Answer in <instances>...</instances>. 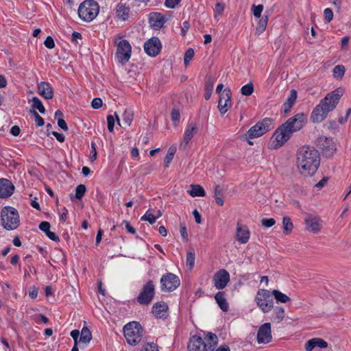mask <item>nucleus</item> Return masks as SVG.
Here are the masks:
<instances>
[{
	"label": "nucleus",
	"instance_id": "obj_1",
	"mask_svg": "<svg viewBox=\"0 0 351 351\" xmlns=\"http://www.w3.org/2000/svg\"><path fill=\"white\" fill-rule=\"evenodd\" d=\"M319 154L310 146H303L297 152V165L300 173L304 176H312L319 165Z\"/></svg>",
	"mask_w": 351,
	"mask_h": 351
},
{
	"label": "nucleus",
	"instance_id": "obj_2",
	"mask_svg": "<svg viewBox=\"0 0 351 351\" xmlns=\"http://www.w3.org/2000/svg\"><path fill=\"white\" fill-rule=\"evenodd\" d=\"M340 97L341 95L337 90L328 93L313 109L311 115V121L313 123H320L324 121L328 112L336 108Z\"/></svg>",
	"mask_w": 351,
	"mask_h": 351
},
{
	"label": "nucleus",
	"instance_id": "obj_3",
	"mask_svg": "<svg viewBox=\"0 0 351 351\" xmlns=\"http://www.w3.org/2000/svg\"><path fill=\"white\" fill-rule=\"evenodd\" d=\"M1 219L3 227L8 230H15L19 225V213L13 207H4L1 210Z\"/></svg>",
	"mask_w": 351,
	"mask_h": 351
},
{
	"label": "nucleus",
	"instance_id": "obj_4",
	"mask_svg": "<svg viewBox=\"0 0 351 351\" xmlns=\"http://www.w3.org/2000/svg\"><path fill=\"white\" fill-rule=\"evenodd\" d=\"M99 7L94 0L83 1L79 6V17L84 21H92L98 14Z\"/></svg>",
	"mask_w": 351,
	"mask_h": 351
},
{
	"label": "nucleus",
	"instance_id": "obj_5",
	"mask_svg": "<svg viewBox=\"0 0 351 351\" xmlns=\"http://www.w3.org/2000/svg\"><path fill=\"white\" fill-rule=\"evenodd\" d=\"M123 332L127 342L132 346H135L142 339L143 328L138 322H131L124 326Z\"/></svg>",
	"mask_w": 351,
	"mask_h": 351
},
{
	"label": "nucleus",
	"instance_id": "obj_6",
	"mask_svg": "<svg viewBox=\"0 0 351 351\" xmlns=\"http://www.w3.org/2000/svg\"><path fill=\"white\" fill-rule=\"evenodd\" d=\"M122 38V36L118 35L114 40V44L117 47L116 56L119 61L124 64L131 57L132 47L127 40H121Z\"/></svg>",
	"mask_w": 351,
	"mask_h": 351
},
{
	"label": "nucleus",
	"instance_id": "obj_7",
	"mask_svg": "<svg viewBox=\"0 0 351 351\" xmlns=\"http://www.w3.org/2000/svg\"><path fill=\"white\" fill-rule=\"evenodd\" d=\"M273 128V120L271 118H265L250 128L245 136L248 138H258L271 130Z\"/></svg>",
	"mask_w": 351,
	"mask_h": 351
},
{
	"label": "nucleus",
	"instance_id": "obj_8",
	"mask_svg": "<svg viewBox=\"0 0 351 351\" xmlns=\"http://www.w3.org/2000/svg\"><path fill=\"white\" fill-rule=\"evenodd\" d=\"M272 292L267 289H259L256 296V302L258 306L264 312L268 313L274 306Z\"/></svg>",
	"mask_w": 351,
	"mask_h": 351
},
{
	"label": "nucleus",
	"instance_id": "obj_9",
	"mask_svg": "<svg viewBox=\"0 0 351 351\" xmlns=\"http://www.w3.org/2000/svg\"><path fill=\"white\" fill-rule=\"evenodd\" d=\"M155 294V287L152 280H149L144 286L143 287L138 296L136 300L137 302L140 304L143 305H149Z\"/></svg>",
	"mask_w": 351,
	"mask_h": 351
},
{
	"label": "nucleus",
	"instance_id": "obj_10",
	"mask_svg": "<svg viewBox=\"0 0 351 351\" xmlns=\"http://www.w3.org/2000/svg\"><path fill=\"white\" fill-rule=\"evenodd\" d=\"M161 290L162 291L171 292L176 289L180 285L178 276L173 273H167L160 278Z\"/></svg>",
	"mask_w": 351,
	"mask_h": 351
},
{
	"label": "nucleus",
	"instance_id": "obj_11",
	"mask_svg": "<svg viewBox=\"0 0 351 351\" xmlns=\"http://www.w3.org/2000/svg\"><path fill=\"white\" fill-rule=\"evenodd\" d=\"M304 121V114L303 113H298L289 118L282 125L292 135L293 133L300 130L303 128Z\"/></svg>",
	"mask_w": 351,
	"mask_h": 351
},
{
	"label": "nucleus",
	"instance_id": "obj_12",
	"mask_svg": "<svg viewBox=\"0 0 351 351\" xmlns=\"http://www.w3.org/2000/svg\"><path fill=\"white\" fill-rule=\"evenodd\" d=\"M317 145L322 149L324 156L330 158L337 150L336 145L331 138L321 136L317 139Z\"/></svg>",
	"mask_w": 351,
	"mask_h": 351
},
{
	"label": "nucleus",
	"instance_id": "obj_13",
	"mask_svg": "<svg viewBox=\"0 0 351 351\" xmlns=\"http://www.w3.org/2000/svg\"><path fill=\"white\" fill-rule=\"evenodd\" d=\"M291 135L282 125L276 129L272 138L275 139L276 144L274 148L276 149L282 146L290 138Z\"/></svg>",
	"mask_w": 351,
	"mask_h": 351
},
{
	"label": "nucleus",
	"instance_id": "obj_14",
	"mask_svg": "<svg viewBox=\"0 0 351 351\" xmlns=\"http://www.w3.org/2000/svg\"><path fill=\"white\" fill-rule=\"evenodd\" d=\"M213 280L217 289H223L230 281V274L224 269H219L215 274Z\"/></svg>",
	"mask_w": 351,
	"mask_h": 351
},
{
	"label": "nucleus",
	"instance_id": "obj_15",
	"mask_svg": "<svg viewBox=\"0 0 351 351\" xmlns=\"http://www.w3.org/2000/svg\"><path fill=\"white\" fill-rule=\"evenodd\" d=\"M272 335L271 324L265 323L258 329L257 332V341L258 343L267 344L271 341Z\"/></svg>",
	"mask_w": 351,
	"mask_h": 351
},
{
	"label": "nucleus",
	"instance_id": "obj_16",
	"mask_svg": "<svg viewBox=\"0 0 351 351\" xmlns=\"http://www.w3.org/2000/svg\"><path fill=\"white\" fill-rule=\"evenodd\" d=\"M161 47V43L157 37H152L144 45L145 51L152 57L156 56L160 53Z\"/></svg>",
	"mask_w": 351,
	"mask_h": 351
},
{
	"label": "nucleus",
	"instance_id": "obj_17",
	"mask_svg": "<svg viewBox=\"0 0 351 351\" xmlns=\"http://www.w3.org/2000/svg\"><path fill=\"white\" fill-rule=\"evenodd\" d=\"M231 97L232 93L230 89L228 88H225L223 93L220 95L218 102V108L221 114H225L231 106Z\"/></svg>",
	"mask_w": 351,
	"mask_h": 351
},
{
	"label": "nucleus",
	"instance_id": "obj_18",
	"mask_svg": "<svg viewBox=\"0 0 351 351\" xmlns=\"http://www.w3.org/2000/svg\"><path fill=\"white\" fill-rule=\"evenodd\" d=\"M197 132V127L195 123L191 122L187 125L184 132L183 141L180 145V148L185 149L188 143L193 138Z\"/></svg>",
	"mask_w": 351,
	"mask_h": 351
},
{
	"label": "nucleus",
	"instance_id": "obj_19",
	"mask_svg": "<svg viewBox=\"0 0 351 351\" xmlns=\"http://www.w3.org/2000/svg\"><path fill=\"white\" fill-rule=\"evenodd\" d=\"M189 351H207L206 343L197 335L193 336L188 343Z\"/></svg>",
	"mask_w": 351,
	"mask_h": 351
},
{
	"label": "nucleus",
	"instance_id": "obj_20",
	"mask_svg": "<svg viewBox=\"0 0 351 351\" xmlns=\"http://www.w3.org/2000/svg\"><path fill=\"white\" fill-rule=\"evenodd\" d=\"M14 191V186L8 179H0V198H7L11 196Z\"/></svg>",
	"mask_w": 351,
	"mask_h": 351
},
{
	"label": "nucleus",
	"instance_id": "obj_21",
	"mask_svg": "<svg viewBox=\"0 0 351 351\" xmlns=\"http://www.w3.org/2000/svg\"><path fill=\"white\" fill-rule=\"evenodd\" d=\"M149 22L153 29L158 30L162 27L166 19L161 13L152 12L149 14Z\"/></svg>",
	"mask_w": 351,
	"mask_h": 351
},
{
	"label": "nucleus",
	"instance_id": "obj_22",
	"mask_svg": "<svg viewBox=\"0 0 351 351\" xmlns=\"http://www.w3.org/2000/svg\"><path fill=\"white\" fill-rule=\"evenodd\" d=\"M250 232L247 226L237 223L236 239L240 243H246L250 239Z\"/></svg>",
	"mask_w": 351,
	"mask_h": 351
},
{
	"label": "nucleus",
	"instance_id": "obj_23",
	"mask_svg": "<svg viewBox=\"0 0 351 351\" xmlns=\"http://www.w3.org/2000/svg\"><path fill=\"white\" fill-rule=\"evenodd\" d=\"M168 306L165 302H158L154 304L152 313L157 318H166L168 315Z\"/></svg>",
	"mask_w": 351,
	"mask_h": 351
},
{
	"label": "nucleus",
	"instance_id": "obj_24",
	"mask_svg": "<svg viewBox=\"0 0 351 351\" xmlns=\"http://www.w3.org/2000/svg\"><path fill=\"white\" fill-rule=\"evenodd\" d=\"M38 93L46 99H51L53 97V90L51 86L45 82H41L38 84Z\"/></svg>",
	"mask_w": 351,
	"mask_h": 351
},
{
	"label": "nucleus",
	"instance_id": "obj_25",
	"mask_svg": "<svg viewBox=\"0 0 351 351\" xmlns=\"http://www.w3.org/2000/svg\"><path fill=\"white\" fill-rule=\"evenodd\" d=\"M321 222V219L317 216H309L305 219V223L307 226L306 228L314 233H316L319 231L322 226Z\"/></svg>",
	"mask_w": 351,
	"mask_h": 351
},
{
	"label": "nucleus",
	"instance_id": "obj_26",
	"mask_svg": "<svg viewBox=\"0 0 351 351\" xmlns=\"http://www.w3.org/2000/svg\"><path fill=\"white\" fill-rule=\"evenodd\" d=\"M315 347L326 348L328 347V343L323 339L315 337L309 339L305 343V350L306 351H312Z\"/></svg>",
	"mask_w": 351,
	"mask_h": 351
},
{
	"label": "nucleus",
	"instance_id": "obj_27",
	"mask_svg": "<svg viewBox=\"0 0 351 351\" xmlns=\"http://www.w3.org/2000/svg\"><path fill=\"white\" fill-rule=\"evenodd\" d=\"M297 99V92L295 90L293 89L291 90L290 95L286 100V101L283 104L284 112H289L292 108L293 104H295Z\"/></svg>",
	"mask_w": 351,
	"mask_h": 351
},
{
	"label": "nucleus",
	"instance_id": "obj_28",
	"mask_svg": "<svg viewBox=\"0 0 351 351\" xmlns=\"http://www.w3.org/2000/svg\"><path fill=\"white\" fill-rule=\"evenodd\" d=\"M215 299L220 307V308L223 311L226 312L228 310V304L224 298V293L223 292H218L215 295Z\"/></svg>",
	"mask_w": 351,
	"mask_h": 351
},
{
	"label": "nucleus",
	"instance_id": "obj_29",
	"mask_svg": "<svg viewBox=\"0 0 351 351\" xmlns=\"http://www.w3.org/2000/svg\"><path fill=\"white\" fill-rule=\"evenodd\" d=\"M92 339V333L87 327H84L80 332L79 343H88Z\"/></svg>",
	"mask_w": 351,
	"mask_h": 351
},
{
	"label": "nucleus",
	"instance_id": "obj_30",
	"mask_svg": "<svg viewBox=\"0 0 351 351\" xmlns=\"http://www.w3.org/2000/svg\"><path fill=\"white\" fill-rule=\"evenodd\" d=\"M191 189L188 192L192 197H204L206 195L204 189L200 185L191 184Z\"/></svg>",
	"mask_w": 351,
	"mask_h": 351
},
{
	"label": "nucleus",
	"instance_id": "obj_31",
	"mask_svg": "<svg viewBox=\"0 0 351 351\" xmlns=\"http://www.w3.org/2000/svg\"><path fill=\"white\" fill-rule=\"evenodd\" d=\"M116 14L117 18L125 21L128 16L129 8L123 4L119 3L117 6Z\"/></svg>",
	"mask_w": 351,
	"mask_h": 351
},
{
	"label": "nucleus",
	"instance_id": "obj_32",
	"mask_svg": "<svg viewBox=\"0 0 351 351\" xmlns=\"http://www.w3.org/2000/svg\"><path fill=\"white\" fill-rule=\"evenodd\" d=\"M214 86V80L212 77H208L205 84V99L208 100L210 98Z\"/></svg>",
	"mask_w": 351,
	"mask_h": 351
},
{
	"label": "nucleus",
	"instance_id": "obj_33",
	"mask_svg": "<svg viewBox=\"0 0 351 351\" xmlns=\"http://www.w3.org/2000/svg\"><path fill=\"white\" fill-rule=\"evenodd\" d=\"M282 227L283 232L285 234H289L291 233L293 228V225L289 217L285 216L282 218Z\"/></svg>",
	"mask_w": 351,
	"mask_h": 351
},
{
	"label": "nucleus",
	"instance_id": "obj_34",
	"mask_svg": "<svg viewBox=\"0 0 351 351\" xmlns=\"http://www.w3.org/2000/svg\"><path fill=\"white\" fill-rule=\"evenodd\" d=\"M223 194L222 189H221L219 185H216L214 189V197L217 204L220 206H222L224 204L223 200Z\"/></svg>",
	"mask_w": 351,
	"mask_h": 351
},
{
	"label": "nucleus",
	"instance_id": "obj_35",
	"mask_svg": "<svg viewBox=\"0 0 351 351\" xmlns=\"http://www.w3.org/2000/svg\"><path fill=\"white\" fill-rule=\"evenodd\" d=\"M272 295L276 300L277 302L287 303L291 300V298L289 296L278 290H274L272 291Z\"/></svg>",
	"mask_w": 351,
	"mask_h": 351
},
{
	"label": "nucleus",
	"instance_id": "obj_36",
	"mask_svg": "<svg viewBox=\"0 0 351 351\" xmlns=\"http://www.w3.org/2000/svg\"><path fill=\"white\" fill-rule=\"evenodd\" d=\"M134 112L131 109H126L123 114V121L127 126H130L133 121Z\"/></svg>",
	"mask_w": 351,
	"mask_h": 351
},
{
	"label": "nucleus",
	"instance_id": "obj_37",
	"mask_svg": "<svg viewBox=\"0 0 351 351\" xmlns=\"http://www.w3.org/2000/svg\"><path fill=\"white\" fill-rule=\"evenodd\" d=\"M195 257V250L193 248H191L189 250L186 254V266H188L190 269H191L194 267Z\"/></svg>",
	"mask_w": 351,
	"mask_h": 351
},
{
	"label": "nucleus",
	"instance_id": "obj_38",
	"mask_svg": "<svg viewBox=\"0 0 351 351\" xmlns=\"http://www.w3.org/2000/svg\"><path fill=\"white\" fill-rule=\"evenodd\" d=\"M268 22V16L263 15L258 21V25L256 27V31L259 33L263 32L267 27V24Z\"/></svg>",
	"mask_w": 351,
	"mask_h": 351
},
{
	"label": "nucleus",
	"instance_id": "obj_39",
	"mask_svg": "<svg viewBox=\"0 0 351 351\" xmlns=\"http://www.w3.org/2000/svg\"><path fill=\"white\" fill-rule=\"evenodd\" d=\"M32 110L37 109L41 114H44L45 112V108L42 101L37 97H34L32 98Z\"/></svg>",
	"mask_w": 351,
	"mask_h": 351
},
{
	"label": "nucleus",
	"instance_id": "obj_40",
	"mask_svg": "<svg viewBox=\"0 0 351 351\" xmlns=\"http://www.w3.org/2000/svg\"><path fill=\"white\" fill-rule=\"evenodd\" d=\"M254 92V85L252 82H250L241 88V93L243 95L245 96H250Z\"/></svg>",
	"mask_w": 351,
	"mask_h": 351
},
{
	"label": "nucleus",
	"instance_id": "obj_41",
	"mask_svg": "<svg viewBox=\"0 0 351 351\" xmlns=\"http://www.w3.org/2000/svg\"><path fill=\"white\" fill-rule=\"evenodd\" d=\"M345 66L343 65H337L333 69V76L335 78H341L345 73Z\"/></svg>",
	"mask_w": 351,
	"mask_h": 351
},
{
	"label": "nucleus",
	"instance_id": "obj_42",
	"mask_svg": "<svg viewBox=\"0 0 351 351\" xmlns=\"http://www.w3.org/2000/svg\"><path fill=\"white\" fill-rule=\"evenodd\" d=\"M275 319L278 323L280 322L285 317V309L282 307H276L274 309Z\"/></svg>",
	"mask_w": 351,
	"mask_h": 351
},
{
	"label": "nucleus",
	"instance_id": "obj_43",
	"mask_svg": "<svg viewBox=\"0 0 351 351\" xmlns=\"http://www.w3.org/2000/svg\"><path fill=\"white\" fill-rule=\"evenodd\" d=\"M86 191V188L84 184L78 185L75 189V197L77 199H81L84 195Z\"/></svg>",
	"mask_w": 351,
	"mask_h": 351
},
{
	"label": "nucleus",
	"instance_id": "obj_44",
	"mask_svg": "<svg viewBox=\"0 0 351 351\" xmlns=\"http://www.w3.org/2000/svg\"><path fill=\"white\" fill-rule=\"evenodd\" d=\"M29 112L34 117L35 122L37 126L40 127L45 124L44 119L38 114L35 110H30Z\"/></svg>",
	"mask_w": 351,
	"mask_h": 351
},
{
	"label": "nucleus",
	"instance_id": "obj_45",
	"mask_svg": "<svg viewBox=\"0 0 351 351\" xmlns=\"http://www.w3.org/2000/svg\"><path fill=\"white\" fill-rule=\"evenodd\" d=\"M156 219L157 217L156 216L149 213V211H147L146 213L143 217H141V220L147 221L150 224H154L156 222Z\"/></svg>",
	"mask_w": 351,
	"mask_h": 351
},
{
	"label": "nucleus",
	"instance_id": "obj_46",
	"mask_svg": "<svg viewBox=\"0 0 351 351\" xmlns=\"http://www.w3.org/2000/svg\"><path fill=\"white\" fill-rule=\"evenodd\" d=\"M205 339L206 340H208V341H210V343H213V346L212 345L210 346V348L214 347L217 344V340H218L217 336L213 332H208L206 334Z\"/></svg>",
	"mask_w": 351,
	"mask_h": 351
},
{
	"label": "nucleus",
	"instance_id": "obj_47",
	"mask_svg": "<svg viewBox=\"0 0 351 351\" xmlns=\"http://www.w3.org/2000/svg\"><path fill=\"white\" fill-rule=\"evenodd\" d=\"M252 12L253 14L256 18H260L261 16V13L263 10V5L260 4L258 5H252Z\"/></svg>",
	"mask_w": 351,
	"mask_h": 351
},
{
	"label": "nucleus",
	"instance_id": "obj_48",
	"mask_svg": "<svg viewBox=\"0 0 351 351\" xmlns=\"http://www.w3.org/2000/svg\"><path fill=\"white\" fill-rule=\"evenodd\" d=\"M194 56V50L192 48H189L186 50L184 54V64L185 65H187L189 62L192 60L193 57Z\"/></svg>",
	"mask_w": 351,
	"mask_h": 351
},
{
	"label": "nucleus",
	"instance_id": "obj_49",
	"mask_svg": "<svg viewBox=\"0 0 351 351\" xmlns=\"http://www.w3.org/2000/svg\"><path fill=\"white\" fill-rule=\"evenodd\" d=\"M224 8H225V5L223 3L217 2L215 4V6L214 8L215 16L216 17V16L217 14L218 15L221 14L223 13V12L224 11Z\"/></svg>",
	"mask_w": 351,
	"mask_h": 351
},
{
	"label": "nucleus",
	"instance_id": "obj_50",
	"mask_svg": "<svg viewBox=\"0 0 351 351\" xmlns=\"http://www.w3.org/2000/svg\"><path fill=\"white\" fill-rule=\"evenodd\" d=\"M276 223V221L274 218H263L261 219V224L265 228H270L273 226Z\"/></svg>",
	"mask_w": 351,
	"mask_h": 351
},
{
	"label": "nucleus",
	"instance_id": "obj_51",
	"mask_svg": "<svg viewBox=\"0 0 351 351\" xmlns=\"http://www.w3.org/2000/svg\"><path fill=\"white\" fill-rule=\"evenodd\" d=\"M142 351H158V346L154 343H147L143 348Z\"/></svg>",
	"mask_w": 351,
	"mask_h": 351
},
{
	"label": "nucleus",
	"instance_id": "obj_52",
	"mask_svg": "<svg viewBox=\"0 0 351 351\" xmlns=\"http://www.w3.org/2000/svg\"><path fill=\"white\" fill-rule=\"evenodd\" d=\"M114 118L112 115H108L107 117V123H108V129L109 132H112L114 131Z\"/></svg>",
	"mask_w": 351,
	"mask_h": 351
},
{
	"label": "nucleus",
	"instance_id": "obj_53",
	"mask_svg": "<svg viewBox=\"0 0 351 351\" xmlns=\"http://www.w3.org/2000/svg\"><path fill=\"white\" fill-rule=\"evenodd\" d=\"M324 19L327 22H330L333 18V12L330 8H326L324 11Z\"/></svg>",
	"mask_w": 351,
	"mask_h": 351
},
{
	"label": "nucleus",
	"instance_id": "obj_54",
	"mask_svg": "<svg viewBox=\"0 0 351 351\" xmlns=\"http://www.w3.org/2000/svg\"><path fill=\"white\" fill-rule=\"evenodd\" d=\"M103 101L101 98L96 97L91 102V106L94 109H99L102 106Z\"/></svg>",
	"mask_w": 351,
	"mask_h": 351
},
{
	"label": "nucleus",
	"instance_id": "obj_55",
	"mask_svg": "<svg viewBox=\"0 0 351 351\" xmlns=\"http://www.w3.org/2000/svg\"><path fill=\"white\" fill-rule=\"evenodd\" d=\"M180 232L181 236L182 237V239L184 241H188V234H187L186 228L184 223H180Z\"/></svg>",
	"mask_w": 351,
	"mask_h": 351
},
{
	"label": "nucleus",
	"instance_id": "obj_56",
	"mask_svg": "<svg viewBox=\"0 0 351 351\" xmlns=\"http://www.w3.org/2000/svg\"><path fill=\"white\" fill-rule=\"evenodd\" d=\"M50 223L48 221H42L39 225V228L47 234L50 230Z\"/></svg>",
	"mask_w": 351,
	"mask_h": 351
},
{
	"label": "nucleus",
	"instance_id": "obj_57",
	"mask_svg": "<svg viewBox=\"0 0 351 351\" xmlns=\"http://www.w3.org/2000/svg\"><path fill=\"white\" fill-rule=\"evenodd\" d=\"M45 47L48 49H53L55 47V43L51 36L47 37L44 42Z\"/></svg>",
	"mask_w": 351,
	"mask_h": 351
},
{
	"label": "nucleus",
	"instance_id": "obj_58",
	"mask_svg": "<svg viewBox=\"0 0 351 351\" xmlns=\"http://www.w3.org/2000/svg\"><path fill=\"white\" fill-rule=\"evenodd\" d=\"M181 0H166L165 5L169 8H174Z\"/></svg>",
	"mask_w": 351,
	"mask_h": 351
},
{
	"label": "nucleus",
	"instance_id": "obj_59",
	"mask_svg": "<svg viewBox=\"0 0 351 351\" xmlns=\"http://www.w3.org/2000/svg\"><path fill=\"white\" fill-rule=\"evenodd\" d=\"M91 148H92V151H91V156H90V159L93 162L96 160L97 155V150H96V145L93 142L91 143Z\"/></svg>",
	"mask_w": 351,
	"mask_h": 351
},
{
	"label": "nucleus",
	"instance_id": "obj_60",
	"mask_svg": "<svg viewBox=\"0 0 351 351\" xmlns=\"http://www.w3.org/2000/svg\"><path fill=\"white\" fill-rule=\"evenodd\" d=\"M173 158V153L170 152V153L167 154V155L164 159L165 167H169V165L172 161Z\"/></svg>",
	"mask_w": 351,
	"mask_h": 351
},
{
	"label": "nucleus",
	"instance_id": "obj_61",
	"mask_svg": "<svg viewBox=\"0 0 351 351\" xmlns=\"http://www.w3.org/2000/svg\"><path fill=\"white\" fill-rule=\"evenodd\" d=\"M71 336L73 339L75 341V344H77L79 343L80 339V331L78 330H73L71 332Z\"/></svg>",
	"mask_w": 351,
	"mask_h": 351
},
{
	"label": "nucleus",
	"instance_id": "obj_62",
	"mask_svg": "<svg viewBox=\"0 0 351 351\" xmlns=\"http://www.w3.org/2000/svg\"><path fill=\"white\" fill-rule=\"evenodd\" d=\"M171 120L173 121H177L180 119V112L177 109H173L171 114Z\"/></svg>",
	"mask_w": 351,
	"mask_h": 351
},
{
	"label": "nucleus",
	"instance_id": "obj_63",
	"mask_svg": "<svg viewBox=\"0 0 351 351\" xmlns=\"http://www.w3.org/2000/svg\"><path fill=\"white\" fill-rule=\"evenodd\" d=\"M52 134L56 138V139L60 142L62 143L65 140V136L64 134L59 133L58 132H53Z\"/></svg>",
	"mask_w": 351,
	"mask_h": 351
},
{
	"label": "nucleus",
	"instance_id": "obj_64",
	"mask_svg": "<svg viewBox=\"0 0 351 351\" xmlns=\"http://www.w3.org/2000/svg\"><path fill=\"white\" fill-rule=\"evenodd\" d=\"M46 235L52 241H60L58 236H57L56 234L53 232H51L49 230L48 232H47Z\"/></svg>",
	"mask_w": 351,
	"mask_h": 351
}]
</instances>
